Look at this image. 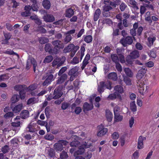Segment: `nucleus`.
I'll list each match as a JSON object with an SVG mask.
<instances>
[{
    "mask_svg": "<svg viewBox=\"0 0 159 159\" xmlns=\"http://www.w3.org/2000/svg\"><path fill=\"white\" fill-rule=\"evenodd\" d=\"M106 117L108 122H111L113 118V115L111 112L109 110L106 111Z\"/></svg>",
    "mask_w": 159,
    "mask_h": 159,
    "instance_id": "nucleus-15",
    "label": "nucleus"
},
{
    "mask_svg": "<svg viewBox=\"0 0 159 159\" xmlns=\"http://www.w3.org/2000/svg\"><path fill=\"white\" fill-rule=\"evenodd\" d=\"M51 44L49 43H47L45 45L44 49L46 52H48L50 53H52V48L51 47Z\"/></svg>",
    "mask_w": 159,
    "mask_h": 159,
    "instance_id": "nucleus-34",
    "label": "nucleus"
},
{
    "mask_svg": "<svg viewBox=\"0 0 159 159\" xmlns=\"http://www.w3.org/2000/svg\"><path fill=\"white\" fill-rule=\"evenodd\" d=\"M20 98V96L18 94H15L12 97L11 99V101L12 103H14L18 102Z\"/></svg>",
    "mask_w": 159,
    "mask_h": 159,
    "instance_id": "nucleus-29",
    "label": "nucleus"
},
{
    "mask_svg": "<svg viewBox=\"0 0 159 159\" xmlns=\"http://www.w3.org/2000/svg\"><path fill=\"white\" fill-rule=\"evenodd\" d=\"M123 118V116L119 114H115L114 116L115 120L116 122L121 121Z\"/></svg>",
    "mask_w": 159,
    "mask_h": 159,
    "instance_id": "nucleus-38",
    "label": "nucleus"
},
{
    "mask_svg": "<svg viewBox=\"0 0 159 159\" xmlns=\"http://www.w3.org/2000/svg\"><path fill=\"white\" fill-rule=\"evenodd\" d=\"M3 35L5 39L8 40H9L11 39L12 36V35L10 33H5L4 32Z\"/></svg>",
    "mask_w": 159,
    "mask_h": 159,
    "instance_id": "nucleus-60",
    "label": "nucleus"
},
{
    "mask_svg": "<svg viewBox=\"0 0 159 159\" xmlns=\"http://www.w3.org/2000/svg\"><path fill=\"white\" fill-rule=\"evenodd\" d=\"M133 28L130 30V34L133 36H135L137 34L136 29L138 27V24L137 22L135 23L133 25Z\"/></svg>",
    "mask_w": 159,
    "mask_h": 159,
    "instance_id": "nucleus-17",
    "label": "nucleus"
},
{
    "mask_svg": "<svg viewBox=\"0 0 159 159\" xmlns=\"http://www.w3.org/2000/svg\"><path fill=\"white\" fill-rule=\"evenodd\" d=\"M74 47V45L73 44H70L66 48V49L65 48L64 49L63 52H70L72 50Z\"/></svg>",
    "mask_w": 159,
    "mask_h": 159,
    "instance_id": "nucleus-35",
    "label": "nucleus"
},
{
    "mask_svg": "<svg viewBox=\"0 0 159 159\" xmlns=\"http://www.w3.org/2000/svg\"><path fill=\"white\" fill-rule=\"evenodd\" d=\"M53 94V95L54 96V97H55V99L59 98L61 97L62 95V93H61V92L56 90H54Z\"/></svg>",
    "mask_w": 159,
    "mask_h": 159,
    "instance_id": "nucleus-28",
    "label": "nucleus"
},
{
    "mask_svg": "<svg viewBox=\"0 0 159 159\" xmlns=\"http://www.w3.org/2000/svg\"><path fill=\"white\" fill-rule=\"evenodd\" d=\"M64 47V44H61L59 46H55L53 49H52V53L55 54L58 53L60 51V49H62Z\"/></svg>",
    "mask_w": 159,
    "mask_h": 159,
    "instance_id": "nucleus-18",
    "label": "nucleus"
},
{
    "mask_svg": "<svg viewBox=\"0 0 159 159\" xmlns=\"http://www.w3.org/2000/svg\"><path fill=\"white\" fill-rule=\"evenodd\" d=\"M129 55L133 59L137 58L139 56V52L137 50H134L130 53Z\"/></svg>",
    "mask_w": 159,
    "mask_h": 159,
    "instance_id": "nucleus-21",
    "label": "nucleus"
},
{
    "mask_svg": "<svg viewBox=\"0 0 159 159\" xmlns=\"http://www.w3.org/2000/svg\"><path fill=\"white\" fill-rule=\"evenodd\" d=\"M33 61V58L28 59L26 61V69L28 70L30 69L31 66L32 62Z\"/></svg>",
    "mask_w": 159,
    "mask_h": 159,
    "instance_id": "nucleus-32",
    "label": "nucleus"
},
{
    "mask_svg": "<svg viewBox=\"0 0 159 159\" xmlns=\"http://www.w3.org/2000/svg\"><path fill=\"white\" fill-rule=\"evenodd\" d=\"M25 89L20 91L19 92V96L20 97L21 99H24L25 98Z\"/></svg>",
    "mask_w": 159,
    "mask_h": 159,
    "instance_id": "nucleus-50",
    "label": "nucleus"
},
{
    "mask_svg": "<svg viewBox=\"0 0 159 159\" xmlns=\"http://www.w3.org/2000/svg\"><path fill=\"white\" fill-rule=\"evenodd\" d=\"M69 142L66 140H60L58 142L55 143L54 147V149L57 152H61L64 148L63 145L66 146L69 144Z\"/></svg>",
    "mask_w": 159,
    "mask_h": 159,
    "instance_id": "nucleus-1",
    "label": "nucleus"
},
{
    "mask_svg": "<svg viewBox=\"0 0 159 159\" xmlns=\"http://www.w3.org/2000/svg\"><path fill=\"white\" fill-rule=\"evenodd\" d=\"M79 69V67L76 66L71 69L69 71L68 74L69 75H74L77 76L78 74V71Z\"/></svg>",
    "mask_w": 159,
    "mask_h": 159,
    "instance_id": "nucleus-12",
    "label": "nucleus"
},
{
    "mask_svg": "<svg viewBox=\"0 0 159 159\" xmlns=\"http://www.w3.org/2000/svg\"><path fill=\"white\" fill-rule=\"evenodd\" d=\"M80 142L76 139L74 141H72L70 143V145L71 147H76L77 146L80 145Z\"/></svg>",
    "mask_w": 159,
    "mask_h": 159,
    "instance_id": "nucleus-44",
    "label": "nucleus"
},
{
    "mask_svg": "<svg viewBox=\"0 0 159 159\" xmlns=\"http://www.w3.org/2000/svg\"><path fill=\"white\" fill-rule=\"evenodd\" d=\"M70 104L66 102H63L61 104V108L63 110L66 109L70 105Z\"/></svg>",
    "mask_w": 159,
    "mask_h": 159,
    "instance_id": "nucleus-53",
    "label": "nucleus"
},
{
    "mask_svg": "<svg viewBox=\"0 0 159 159\" xmlns=\"http://www.w3.org/2000/svg\"><path fill=\"white\" fill-rule=\"evenodd\" d=\"M90 147V145H87L86 142L85 144L80 146L77 150L74 153V156H78L79 155H82L85 151L84 148H87Z\"/></svg>",
    "mask_w": 159,
    "mask_h": 159,
    "instance_id": "nucleus-4",
    "label": "nucleus"
},
{
    "mask_svg": "<svg viewBox=\"0 0 159 159\" xmlns=\"http://www.w3.org/2000/svg\"><path fill=\"white\" fill-rule=\"evenodd\" d=\"M52 44L55 46H59L61 44H64L63 43L59 40H56L52 42Z\"/></svg>",
    "mask_w": 159,
    "mask_h": 159,
    "instance_id": "nucleus-54",
    "label": "nucleus"
},
{
    "mask_svg": "<svg viewBox=\"0 0 159 159\" xmlns=\"http://www.w3.org/2000/svg\"><path fill=\"white\" fill-rule=\"evenodd\" d=\"M58 79L56 81V84H59L63 83L67 79V75L66 74H64L61 75H58Z\"/></svg>",
    "mask_w": 159,
    "mask_h": 159,
    "instance_id": "nucleus-8",
    "label": "nucleus"
},
{
    "mask_svg": "<svg viewBox=\"0 0 159 159\" xmlns=\"http://www.w3.org/2000/svg\"><path fill=\"white\" fill-rule=\"evenodd\" d=\"M20 115L21 116V118L22 119H25L29 116V112L26 110H24L21 111Z\"/></svg>",
    "mask_w": 159,
    "mask_h": 159,
    "instance_id": "nucleus-20",
    "label": "nucleus"
},
{
    "mask_svg": "<svg viewBox=\"0 0 159 159\" xmlns=\"http://www.w3.org/2000/svg\"><path fill=\"white\" fill-rule=\"evenodd\" d=\"M125 135H123L121 136L120 139L121 145L123 146L124 145L125 141Z\"/></svg>",
    "mask_w": 159,
    "mask_h": 159,
    "instance_id": "nucleus-59",
    "label": "nucleus"
},
{
    "mask_svg": "<svg viewBox=\"0 0 159 159\" xmlns=\"http://www.w3.org/2000/svg\"><path fill=\"white\" fill-rule=\"evenodd\" d=\"M44 139L52 141L54 139V136L52 134H47L44 137Z\"/></svg>",
    "mask_w": 159,
    "mask_h": 159,
    "instance_id": "nucleus-45",
    "label": "nucleus"
},
{
    "mask_svg": "<svg viewBox=\"0 0 159 159\" xmlns=\"http://www.w3.org/2000/svg\"><path fill=\"white\" fill-rule=\"evenodd\" d=\"M31 7H32V8L33 11H38L39 7L37 4V3L36 4H32L31 5Z\"/></svg>",
    "mask_w": 159,
    "mask_h": 159,
    "instance_id": "nucleus-63",
    "label": "nucleus"
},
{
    "mask_svg": "<svg viewBox=\"0 0 159 159\" xmlns=\"http://www.w3.org/2000/svg\"><path fill=\"white\" fill-rule=\"evenodd\" d=\"M120 42L124 47H126L132 44L133 40L131 36H128L126 37L122 38Z\"/></svg>",
    "mask_w": 159,
    "mask_h": 159,
    "instance_id": "nucleus-3",
    "label": "nucleus"
},
{
    "mask_svg": "<svg viewBox=\"0 0 159 159\" xmlns=\"http://www.w3.org/2000/svg\"><path fill=\"white\" fill-rule=\"evenodd\" d=\"M21 15L23 17H27L30 16L31 15V13L30 11H25L22 12Z\"/></svg>",
    "mask_w": 159,
    "mask_h": 159,
    "instance_id": "nucleus-61",
    "label": "nucleus"
},
{
    "mask_svg": "<svg viewBox=\"0 0 159 159\" xmlns=\"http://www.w3.org/2000/svg\"><path fill=\"white\" fill-rule=\"evenodd\" d=\"M48 156L51 158H53L55 156V153L54 150L51 148L48 150Z\"/></svg>",
    "mask_w": 159,
    "mask_h": 159,
    "instance_id": "nucleus-33",
    "label": "nucleus"
},
{
    "mask_svg": "<svg viewBox=\"0 0 159 159\" xmlns=\"http://www.w3.org/2000/svg\"><path fill=\"white\" fill-rule=\"evenodd\" d=\"M147 70V68L145 66H143L141 69L138 72L136 75V78L138 79H140L143 77L146 73Z\"/></svg>",
    "mask_w": 159,
    "mask_h": 159,
    "instance_id": "nucleus-7",
    "label": "nucleus"
},
{
    "mask_svg": "<svg viewBox=\"0 0 159 159\" xmlns=\"http://www.w3.org/2000/svg\"><path fill=\"white\" fill-rule=\"evenodd\" d=\"M133 59L129 55L127 56L125 58L127 63L130 65H132L133 64Z\"/></svg>",
    "mask_w": 159,
    "mask_h": 159,
    "instance_id": "nucleus-47",
    "label": "nucleus"
},
{
    "mask_svg": "<svg viewBox=\"0 0 159 159\" xmlns=\"http://www.w3.org/2000/svg\"><path fill=\"white\" fill-rule=\"evenodd\" d=\"M49 110L50 107L48 106L47 107L45 110V114L47 118H49L50 117Z\"/></svg>",
    "mask_w": 159,
    "mask_h": 159,
    "instance_id": "nucleus-58",
    "label": "nucleus"
},
{
    "mask_svg": "<svg viewBox=\"0 0 159 159\" xmlns=\"http://www.w3.org/2000/svg\"><path fill=\"white\" fill-rule=\"evenodd\" d=\"M9 147L8 145H6L2 148V151L3 153H6L8 152Z\"/></svg>",
    "mask_w": 159,
    "mask_h": 159,
    "instance_id": "nucleus-57",
    "label": "nucleus"
},
{
    "mask_svg": "<svg viewBox=\"0 0 159 159\" xmlns=\"http://www.w3.org/2000/svg\"><path fill=\"white\" fill-rule=\"evenodd\" d=\"M123 78V80L125 83L128 85H130L131 84V81L129 77L125 75H122Z\"/></svg>",
    "mask_w": 159,
    "mask_h": 159,
    "instance_id": "nucleus-26",
    "label": "nucleus"
},
{
    "mask_svg": "<svg viewBox=\"0 0 159 159\" xmlns=\"http://www.w3.org/2000/svg\"><path fill=\"white\" fill-rule=\"evenodd\" d=\"M93 108V105H92L87 102H85L83 106V111H89L92 110Z\"/></svg>",
    "mask_w": 159,
    "mask_h": 159,
    "instance_id": "nucleus-13",
    "label": "nucleus"
},
{
    "mask_svg": "<svg viewBox=\"0 0 159 159\" xmlns=\"http://www.w3.org/2000/svg\"><path fill=\"white\" fill-rule=\"evenodd\" d=\"M127 7V5L123 2L120 5V9L121 11H124Z\"/></svg>",
    "mask_w": 159,
    "mask_h": 159,
    "instance_id": "nucleus-51",
    "label": "nucleus"
},
{
    "mask_svg": "<svg viewBox=\"0 0 159 159\" xmlns=\"http://www.w3.org/2000/svg\"><path fill=\"white\" fill-rule=\"evenodd\" d=\"M14 116V114L13 112L9 111L6 113L4 116V117L5 119H8Z\"/></svg>",
    "mask_w": 159,
    "mask_h": 159,
    "instance_id": "nucleus-42",
    "label": "nucleus"
},
{
    "mask_svg": "<svg viewBox=\"0 0 159 159\" xmlns=\"http://www.w3.org/2000/svg\"><path fill=\"white\" fill-rule=\"evenodd\" d=\"M72 37L70 35H68L66 36L64 39L63 42L65 44H67L71 40Z\"/></svg>",
    "mask_w": 159,
    "mask_h": 159,
    "instance_id": "nucleus-48",
    "label": "nucleus"
},
{
    "mask_svg": "<svg viewBox=\"0 0 159 159\" xmlns=\"http://www.w3.org/2000/svg\"><path fill=\"white\" fill-rule=\"evenodd\" d=\"M36 100V99L34 98H29L27 102V105H30L31 103L34 104L35 102H34Z\"/></svg>",
    "mask_w": 159,
    "mask_h": 159,
    "instance_id": "nucleus-62",
    "label": "nucleus"
},
{
    "mask_svg": "<svg viewBox=\"0 0 159 159\" xmlns=\"http://www.w3.org/2000/svg\"><path fill=\"white\" fill-rule=\"evenodd\" d=\"M104 84V81H102L100 82L99 85L98 86V91L100 93H103L105 89Z\"/></svg>",
    "mask_w": 159,
    "mask_h": 159,
    "instance_id": "nucleus-16",
    "label": "nucleus"
},
{
    "mask_svg": "<svg viewBox=\"0 0 159 159\" xmlns=\"http://www.w3.org/2000/svg\"><path fill=\"white\" fill-rule=\"evenodd\" d=\"M124 71L126 76L129 77H132L133 75V73L131 70L128 68H126L124 69Z\"/></svg>",
    "mask_w": 159,
    "mask_h": 159,
    "instance_id": "nucleus-24",
    "label": "nucleus"
},
{
    "mask_svg": "<svg viewBox=\"0 0 159 159\" xmlns=\"http://www.w3.org/2000/svg\"><path fill=\"white\" fill-rule=\"evenodd\" d=\"M39 41L41 44H44L49 42V39L46 37H41L39 39Z\"/></svg>",
    "mask_w": 159,
    "mask_h": 159,
    "instance_id": "nucleus-30",
    "label": "nucleus"
},
{
    "mask_svg": "<svg viewBox=\"0 0 159 159\" xmlns=\"http://www.w3.org/2000/svg\"><path fill=\"white\" fill-rule=\"evenodd\" d=\"M101 13V11L98 8L95 11L94 14V21H96L98 20L99 18V16L100 15Z\"/></svg>",
    "mask_w": 159,
    "mask_h": 159,
    "instance_id": "nucleus-23",
    "label": "nucleus"
},
{
    "mask_svg": "<svg viewBox=\"0 0 159 159\" xmlns=\"http://www.w3.org/2000/svg\"><path fill=\"white\" fill-rule=\"evenodd\" d=\"M131 110L133 112H135L137 111V106L135 104V101L131 102L130 104Z\"/></svg>",
    "mask_w": 159,
    "mask_h": 159,
    "instance_id": "nucleus-41",
    "label": "nucleus"
},
{
    "mask_svg": "<svg viewBox=\"0 0 159 159\" xmlns=\"http://www.w3.org/2000/svg\"><path fill=\"white\" fill-rule=\"evenodd\" d=\"M111 57L113 62L115 63H117L119 62V59L116 54H112Z\"/></svg>",
    "mask_w": 159,
    "mask_h": 159,
    "instance_id": "nucleus-25",
    "label": "nucleus"
},
{
    "mask_svg": "<svg viewBox=\"0 0 159 159\" xmlns=\"http://www.w3.org/2000/svg\"><path fill=\"white\" fill-rule=\"evenodd\" d=\"M25 85H17L14 87V89L16 91H19V92L25 89Z\"/></svg>",
    "mask_w": 159,
    "mask_h": 159,
    "instance_id": "nucleus-37",
    "label": "nucleus"
},
{
    "mask_svg": "<svg viewBox=\"0 0 159 159\" xmlns=\"http://www.w3.org/2000/svg\"><path fill=\"white\" fill-rule=\"evenodd\" d=\"M108 78L114 81H116L117 79V75L115 72H111L108 75Z\"/></svg>",
    "mask_w": 159,
    "mask_h": 159,
    "instance_id": "nucleus-22",
    "label": "nucleus"
},
{
    "mask_svg": "<svg viewBox=\"0 0 159 159\" xmlns=\"http://www.w3.org/2000/svg\"><path fill=\"white\" fill-rule=\"evenodd\" d=\"M68 157L67 152L64 151H62L60 154V159H67Z\"/></svg>",
    "mask_w": 159,
    "mask_h": 159,
    "instance_id": "nucleus-40",
    "label": "nucleus"
},
{
    "mask_svg": "<svg viewBox=\"0 0 159 159\" xmlns=\"http://www.w3.org/2000/svg\"><path fill=\"white\" fill-rule=\"evenodd\" d=\"M74 10L71 8L67 9L66 11L65 16L66 17L70 18L74 14Z\"/></svg>",
    "mask_w": 159,
    "mask_h": 159,
    "instance_id": "nucleus-14",
    "label": "nucleus"
},
{
    "mask_svg": "<svg viewBox=\"0 0 159 159\" xmlns=\"http://www.w3.org/2000/svg\"><path fill=\"white\" fill-rule=\"evenodd\" d=\"M44 21L47 22H52L55 21L54 17L52 15L46 14L43 16Z\"/></svg>",
    "mask_w": 159,
    "mask_h": 159,
    "instance_id": "nucleus-9",
    "label": "nucleus"
},
{
    "mask_svg": "<svg viewBox=\"0 0 159 159\" xmlns=\"http://www.w3.org/2000/svg\"><path fill=\"white\" fill-rule=\"evenodd\" d=\"M156 40V37H149L148 38V40L149 42V43L148 44V46L149 47L151 46L153 44L154 41Z\"/></svg>",
    "mask_w": 159,
    "mask_h": 159,
    "instance_id": "nucleus-46",
    "label": "nucleus"
},
{
    "mask_svg": "<svg viewBox=\"0 0 159 159\" xmlns=\"http://www.w3.org/2000/svg\"><path fill=\"white\" fill-rule=\"evenodd\" d=\"M66 59V57L64 56L61 57H57L53 61L52 65L53 67L57 66V68H58L63 65Z\"/></svg>",
    "mask_w": 159,
    "mask_h": 159,
    "instance_id": "nucleus-2",
    "label": "nucleus"
},
{
    "mask_svg": "<svg viewBox=\"0 0 159 159\" xmlns=\"http://www.w3.org/2000/svg\"><path fill=\"white\" fill-rule=\"evenodd\" d=\"M38 31L41 34H45L47 32L46 30L42 26L39 27Z\"/></svg>",
    "mask_w": 159,
    "mask_h": 159,
    "instance_id": "nucleus-52",
    "label": "nucleus"
},
{
    "mask_svg": "<svg viewBox=\"0 0 159 159\" xmlns=\"http://www.w3.org/2000/svg\"><path fill=\"white\" fill-rule=\"evenodd\" d=\"M67 67L66 66L62 67L58 73V75H61L64 74V73L67 70Z\"/></svg>",
    "mask_w": 159,
    "mask_h": 159,
    "instance_id": "nucleus-49",
    "label": "nucleus"
},
{
    "mask_svg": "<svg viewBox=\"0 0 159 159\" xmlns=\"http://www.w3.org/2000/svg\"><path fill=\"white\" fill-rule=\"evenodd\" d=\"M98 130L97 134V135L99 137H102L107 133V129L105 128L102 125H101L98 126Z\"/></svg>",
    "mask_w": 159,
    "mask_h": 159,
    "instance_id": "nucleus-6",
    "label": "nucleus"
},
{
    "mask_svg": "<svg viewBox=\"0 0 159 159\" xmlns=\"http://www.w3.org/2000/svg\"><path fill=\"white\" fill-rule=\"evenodd\" d=\"M55 77L51 74H47V78L44 82L43 83V85L44 86H47L53 81Z\"/></svg>",
    "mask_w": 159,
    "mask_h": 159,
    "instance_id": "nucleus-5",
    "label": "nucleus"
},
{
    "mask_svg": "<svg viewBox=\"0 0 159 159\" xmlns=\"http://www.w3.org/2000/svg\"><path fill=\"white\" fill-rule=\"evenodd\" d=\"M111 84V82L109 80H107L106 82L104 81V85L105 89H107L109 90H111L112 88Z\"/></svg>",
    "mask_w": 159,
    "mask_h": 159,
    "instance_id": "nucleus-36",
    "label": "nucleus"
},
{
    "mask_svg": "<svg viewBox=\"0 0 159 159\" xmlns=\"http://www.w3.org/2000/svg\"><path fill=\"white\" fill-rule=\"evenodd\" d=\"M117 97L121 99V96L120 93L117 92H115L113 93H111L107 97L108 100H113L115 99Z\"/></svg>",
    "mask_w": 159,
    "mask_h": 159,
    "instance_id": "nucleus-11",
    "label": "nucleus"
},
{
    "mask_svg": "<svg viewBox=\"0 0 159 159\" xmlns=\"http://www.w3.org/2000/svg\"><path fill=\"white\" fill-rule=\"evenodd\" d=\"M23 106L22 104H18L13 107L12 104H11L10 107L12 109L14 113H18L23 108Z\"/></svg>",
    "mask_w": 159,
    "mask_h": 159,
    "instance_id": "nucleus-10",
    "label": "nucleus"
},
{
    "mask_svg": "<svg viewBox=\"0 0 159 159\" xmlns=\"http://www.w3.org/2000/svg\"><path fill=\"white\" fill-rule=\"evenodd\" d=\"M114 90L119 93H122L123 92V87L120 85H117L114 87Z\"/></svg>",
    "mask_w": 159,
    "mask_h": 159,
    "instance_id": "nucleus-27",
    "label": "nucleus"
},
{
    "mask_svg": "<svg viewBox=\"0 0 159 159\" xmlns=\"http://www.w3.org/2000/svg\"><path fill=\"white\" fill-rule=\"evenodd\" d=\"M84 37V40L87 43H89L92 42L93 40V38L91 35H88Z\"/></svg>",
    "mask_w": 159,
    "mask_h": 159,
    "instance_id": "nucleus-39",
    "label": "nucleus"
},
{
    "mask_svg": "<svg viewBox=\"0 0 159 159\" xmlns=\"http://www.w3.org/2000/svg\"><path fill=\"white\" fill-rule=\"evenodd\" d=\"M53 59V57L52 56H47L43 61L45 63H48L51 62Z\"/></svg>",
    "mask_w": 159,
    "mask_h": 159,
    "instance_id": "nucleus-43",
    "label": "nucleus"
},
{
    "mask_svg": "<svg viewBox=\"0 0 159 159\" xmlns=\"http://www.w3.org/2000/svg\"><path fill=\"white\" fill-rule=\"evenodd\" d=\"M4 53L10 55H16L19 57V55L16 53L14 52L13 50L11 49H7L5 51L3 52Z\"/></svg>",
    "mask_w": 159,
    "mask_h": 159,
    "instance_id": "nucleus-31",
    "label": "nucleus"
},
{
    "mask_svg": "<svg viewBox=\"0 0 159 159\" xmlns=\"http://www.w3.org/2000/svg\"><path fill=\"white\" fill-rule=\"evenodd\" d=\"M149 56L153 58H155L157 56L156 52L154 49L151 50L149 53Z\"/></svg>",
    "mask_w": 159,
    "mask_h": 159,
    "instance_id": "nucleus-55",
    "label": "nucleus"
},
{
    "mask_svg": "<svg viewBox=\"0 0 159 159\" xmlns=\"http://www.w3.org/2000/svg\"><path fill=\"white\" fill-rule=\"evenodd\" d=\"M103 8L104 11L108 12L112 9V8L109 5H105L103 7Z\"/></svg>",
    "mask_w": 159,
    "mask_h": 159,
    "instance_id": "nucleus-56",
    "label": "nucleus"
},
{
    "mask_svg": "<svg viewBox=\"0 0 159 159\" xmlns=\"http://www.w3.org/2000/svg\"><path fill=\"white\" fill-rule=\"evenodd\" d=\"M92 156V154L90 152H88L85 154V158L86 159H90Z\"/></svg>",
    "mask_w": 159,
    "mask_h": 159,
    "instance_id": "nucleus-64",
    "label": "nucleus"
},
{
    "mask_svg": "<svg viewBox=\"0 0 159 159\" xmlns=\"http://www.w3.org/2000/svg\"><path fill=\"white\" fill-rule=\"evenodd\" d=\"M42 5L43 7L47 10L49 9L51 7V3L48 0H43L42 2Z\"/></svg>",
    "mask_w": 159,
    "mask_h": 159,
    "instance_id": "nucleus-19",
    "label": "nucleus"
}]
</instances>
